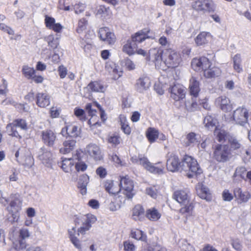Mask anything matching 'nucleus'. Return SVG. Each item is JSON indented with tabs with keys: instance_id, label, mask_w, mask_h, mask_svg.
Listing matches in <instances>:
<instances>
[{
	"instance_id": "1",
	"label": "nucleus",
	"mask_w": 251,
	"mask_h": 251,
	"mask_svg": "<svg viewBox=\"0 0 251 251\" xmlns=\"http://www.w3.org/2000/svg\"><path fill=\"white\" fill-rule=\"evenodd\" d=\"M150 56L156 68L162 70L168 68H176L182 62L180 53L172 49L164 50L161 49H152L150 51Z\"/></svg>"
},
{
	"instance_id": "2",
	"label": "nucleus",
	"mask_w": 251,
	"mask_h": 251,
	"mask_svg": "<svg viewBox=\"0 0 251 251\" xmlns=\"http://www.w3.org/2000/svg\"><path fill=\"white\" fill-rule=\"evenodd\" d=\"M167 169L172 172L179 169L186 173L189 178L198 176L202 174V170L199 166L197 161L191 156L186 155L182 161L179 162L177 156L171 154L167 161Z\"/></svg>"
},
{
	"instance_id": "3",
	"label": "nucleus",
	"mask_w": 251,
	"mask_h": 251,
	"mask_svg": "<svg viewBox=\"0 0 251 251\" xmlns=\"http://www.w3.org/2000/svg\"><path fill=\"white\" fill-rule=\"evenodd\" d=\"M173 198L181 205L180 213L183 214L191 215L194 209L192 202H190V194L187 189L177 190L174 192Z\"/></svg>"
},
{
	"instance_id": "4",
	"label": "nucleus",
	"mask_w": 251,
	"mask_h": 251,
	"mask_svg": "<svg viewBox=\"0 0 251 251\" xmlns=\"http://www.w3.org/2000/svg\"><path fill=\"white\" fill-rule=\"evenodd\" d=\"M120 195L115 196L121 202H125L126 199H131L135 194L133 182L128 176L120 177Z\"/></svg>"
},
{
	"instance_id": "5",
	"label": "nucleus",
	"mask_w": 251,
	"mask_h": 251,
	"mask_svg": "<svg viewBox=\"0 0 251 251\" xmlns=\"http://www.w3.org/2000/svg\"><path fill=\"white\" fill-rule=\"evenodd\" d=\"M97 220V217L92 214L75 216L74 218V222L75 226H79L77 229L78 236L79 234L84 235L86 232L91 227L92 225Z\"/></svg>"
},
{
	"instance_id": "6",
	"label": "nucleus",
	"mask_w": 251,
	"mask_h": 251,
	"mask_svg": "<svg viewBox=\"0 0 251 251\" xmlns=\"http://www.w3.org/2000/svg\"><path fill=\"white\" fill-rule=\"evenodd\" d=\"M130 160L133 163L141 165L144 169L151 173L158 174L163 173L164 167L163 166H157L152 164L143 155L139 154L137 156H132Z\"/></svg>"
},
{
	"instance_id": "7",
	"label": "nucleus",
	"mask_w": 251,
	"mask_h": 251,
	"mask_svg": "<svg viewBox=\"0 0 251 251\" xmlns=\"http://www.w3.org/2000/svg\"><path fill=\"white\" fill-rule=\"evenodd\" d=\"M231 157V150L227 145L219 144L214 151V159L219 162L227 161Z\"/></svg>"
},
{
	"instance_id": "8",
	"label": "nucleus",
	"mask_w": 251,
	"mask_h": 251,
	"mask_svg": "<svg viewBox=\"0 0 251 251\" xmlns=\"http://www.w3.org/2000/svg\"><path fill=\"white\" fill-rule=\"evenodd\" d=\"M248 119V110L244 107H239L233 111L232 117L226 121L228 122H234L236 124L244 126L247 123Z\"/></svg>"
},
{
	"instance_id": "9",
	"label": "nucleus",
	"mask_w": 251,
	"mask_h": 251,
	"mask_svg": "<svg viewBox=\"0 0 251 251\" xmlns=\"http://www.w3.org/2000/svg\"><path fill=\"white\" fill-rule=\"evenodd\" d=\"M17 160L23 165L30 168L34 164V159L28 151L25 148L20 149L15 153Z\"/></svg>"
},
{
	"instance_id": "10",
	"label": "nucleus",
	"mask_w": 251,
	"mask_h": 251,
	"mask_svg": "<svg viewBox=\"0 0 251 251\" xmlns=\"http://www.w3.org/2000/svg\"><path fill=\"white\" fill-rule=\"evenodd\" d=\"M192 7L197 11L203 12L213 11L215 9L212 0H197L193 2Z\"/></svg>"
},
{
	"instance_id": "11",
	"label": "nucleus",
	"mask_w": 251,
	"mask_h": 251,
	"mask_svg": "<svg viewBox=\"0 0 251 251\" xmlns=\"http://www.w3.org/2000/svg\"><path fill=\"white\" fill-rule=\"evenodd\" d=\"M37 157L47 167H51L52 154L47 149L41 148L37 152Z\"/></svg>"
},
{
	"instance_id": "12",
	"label": "nucleus",
	"mask_w": 251,
	"mask_h": 251,
	"mask_svg": "<svg viewBox=\"0 0 251 251\" xmlns=\"http://www.w3.org/2000/svg\"><path fill=\"white\" fill-rule=\"evenodd\" d=\"M30 233L27 229L22 228L19 231V237L21 239L18 240H16L13 242V248L16 251H20L26 248V242L24 240L29 237Z\"/></svg>"
},
{
	"instance_id": "13",
	"label": "nucleus",
	"mask_w": 251,
	"mask_h": 251,
	"mask_svg": "<svg viewBox=\"0 0 251 251\" xmlns=\"http://www.w3.org/2000/svg\"><path fill=\"white\" fill-rule=\"evenodd\" d=\"M99 37L100 39L109 45L113 44L116 41L114 34L111 32L107 27H101L99 29Z\"/></svg>"
},
{
	"instance_id": "14",
	"label": "nucleus",
	"mask_w": 251,
	"mask_h": 251,
	"mask_svg": "<svg viewBox=\"0 0 251 251\" xmlns=\"http://www.w3.org/2000/svg\"><path fill=\"white\" fill-rule=\"evenodd\" d=\"M171 97L174 100L177 101L183 99L185 96V90L184 87L179 84H175L170 88Z\"/></svg>"
},
{
	"instance_id": "15",
	"label": "nucleus",
	"mask_w": 251,
	"mask_h": 251,
	"mask_svg": "<svg viewBox=\"0 0 251 251\" xmlns=\"http://www.w3.org/2000/svg\"><path fill=\"white\" fill-rule=\"evenodd\" d=\"M98 106L100 107V106L97 103H87L86 105L85 109L87 111L89 115L91 117L90 119L88 121V124L91 126H100V124L98 122V117L96 115L97 112L96 109H94V106Z\"/></svg>"
},
{
	"instance_id": "16",
	"label": "nucleus",
	"mask_w": 251,
	"mask_h": 251,
	"mask_svg": "<svg viewBox=\"0 0 251 251\" xmlns=\"http://www.w3.org/2000/svg\"><path fill=\"white\" fill-rule=\"evenodd\" d=\"M41 139L47 146L53 147L56 139V135L52 130L47 129L42 131Z\"/></svg>"
},
{
	"instance_id": "17",
	"label": "nucleus",
	"mask_w": 251,
	"mask_h": 251,
	"mask_svg": "<svg viewBox=\"0 0 251 251\" xmlns=\"http://www.w3.org/2000/svg\"><path fill=\"white\" fill-rule=\"evenodd\" d=\"M151 84V82L149 77L143 76L139 77L136 80L135 88L138 92L144 93L150 88Z\"/></svg>"
},
{
	"instance_id": "18",
	"label": "nucleus",
	"mask_w": 251,
	"mask_h": 251,
	"mask_svg": "<svg viewBox=\"0 0 251 251\" xmlns=\"http://www.w3.org/2000/svg\"><path fill=\"white\" fill-rule=\"evenodd\" d=\"M85 151L95 160H100L102 158L100 148L96 144H90L87 145Z\"/></svg>"
},
{
	"instance_id": "19",
	"label": "nucleus",
	"mask_w": 251,
	"mask_h": 251,
	"mask_svg": "<svg viewBox=\"0 0 251 251\" xmlns=\"http://www.w3.org/2000/svg\"><path fill=\"white\" fill-rule=\"evenodd\" d=\"M193 69L196 71L202 70L209 66V61L205 57L194 58L191 62Z\"/></svg>"
},
{
	"instance_id": "20",
	"label": "nucleus",
	"mask_w": 251,
	"mask_h": 251,
	"mask_svg": "<svg viewBox=\"0 0 251 251\" xmlns=\"http://www.w3.org/2000/svg\"><path fill=\"white\" fill-rule=\"evenodd\" d=\"M45 23L47 27L57 33L60 32L63 28V26L60 23L55 22L54 18L48 15L45 16Z\"/></svg>"
},
{
	"instance_id": "21",
	"label": "nucleus",
	"mask_w": 251,
	"mask_h": 251,
	"mask_svg": "<svg viewBox=\"0 0 251 251\" xmlns=\"http://www.w3.org/2000/svg\"><path fill=\"white\" fill-rule=\"evenodd\" d=\"M216 101L220 108L224 112H229L233 109L232 104L230 100L226 96H223L218 97Z\"/></svg>"
},
{
	"instance_id": "22",
	"label": "nucleus",
	"mask_w": 251,
	"mask_h": 251,
	"mask_svg": "<svg viewBox=\"0 0 251 251\" xmlns=\"http://www.w3.org/2000/svg\"><path fill=\"white\" fill-rule=\"evenodd\" d=\"M104 187L107 192L110 194L113 195L114 196L120 195V185L119 184H114V181L111 180H107L104 182Z\"/></svg>"
},
{
	"instance_id": "23",
	"label": "nucleus",
	"mask_w": 251,
	"mask_h": 251,
	"mask_svg": "<svg viewBox=\"0 0 251 251\" xmlns=\"http://www.w3.org/2000/svg\"><path fill=\"white\" fill-rule=\"evenodd\" d=\"M234 194L238 203L247 202L251 198V195L248 192H242L240 188L234 189Z\"/></svg>"
},
{
	"instance_id": "24",
	"label": "nucleus",
	"mask_w": 251,
	"mask_h": 251,
	"mask_svg": "<svg viewBox=\"0 0 251 251\" xmlns=\"http://www.w3.org/2000/svg\"><path fill=\"white\" fill-rule=\"evenodd\" d=\"M196 189L198 195L201 199L206 201L211 199V194L208 188L204 186L202 183H199L196 186Z\"/></svg>"
},
{
	"instance_id": "25",
	"label": "nucleus",
	"mask_w": 251,
	"mask_h": 251,
	"mask_svg": "<svg viewBox=\"0 0 251 251\" xmlns=\"http://www.w3.org/2000/svg\"><path fill=\"white\" fill-rule=\"evenodd\" d=\"M36 99V103L40 107H46L50 103V97L47 93H38Z\"/></svg>"
},
{
	"instance_id": "26",
	"label": "nucleus",
	"mask_w": 251,
	"mask_h": 251,
	"mask_svg": "<svg viewBox=\"0 0 251 251\" xmlns=\"http://www.w3.org/2000/svg\"><path fill=\"white\" fill-rule=\"evenodd\" d=\"M189 90L191 96L195 98L199 96L200 91V83L195 77H192L190 79Z\"/></svg>"
},
{
	"instance_id": "27",
	"label": "nucleus",
	"mask_w": 251,
	"mask_h": 251,
	"mask_svg": "<svg viewBox=\"0 0 251 251\" xmlns=\"http://www.w3.org/2000/svg\"><path fill=\"white\" fill-rule=\"evenodd\" d=\"M69 238L71 243L78 250H81L82 249L81 241L76 236L75 227H73L68 231Z\"/></svg>"
},
{
	"instance_id": "28",
	"label": "nucleus",
	"mask_w": 251,
	"mask_h": 251,
	"mask_svg": "<svg viewBox=\"0 0 251 251\" xmlns=\"http://www.w3.org/2000/svg\"><path fill=\"white\" fill-rule=\"evenodd\" d=\"M146 216L148 219L151 221H157L161 217L160 211L155 207H151L147 210Z\"/></svg>"
},
{
	"instance_id": "29",
	"label": "nucleus",
	"mask_w": 251,
	"mask_h": 251,
	"mask_svg": "<svg viewBox=\"0 0 251 251\" xmlns=\"http://www.w3.org/2000/svg\"><path fill=\"white\" fill-rule=\"evenodd\" d=\"M204 75L207 78L215 77L219 76L221 74V71L218 67H211L209 63V66L205 68L203 70Z\"/></svg>"
},
{
	"instance_id": "30",
	"label": "nucleus",
	"mask_w": 251,
	"mask_h": 251,
	"mask_svg": "<svg viewBox=\"0 0 251 251\" xmlns=\"http://www.w3.org/2000/svg\"><path fill=\"white\" fill-rule=\"evenodd\" d=\"M211 39V35L208 32H201L195 38V42L198 46H202L207 44Z\"/></svg>"
},
{
	"instance_id": "31",
	"label": "nucleus",
	"mask_w": 251,
	"mask_h": 251,
	"mask_svg": "<svg viewBox=\"0 0 251 251\" xmlns=\"http://www.w3.org/2000/svg\"><path fill=\"white\" fill-rule=\"evenodd\" d=\"M89 181V178L87 175H83L80 176L78 182V187L80 189V193L84 195L87 193V186Z\"/></svg>"
},
{
	"instance_id": "32",
	"label": "nucleus",
	"mask_w": 251,
	"mask_h": 251,
	"mask_svg": "<svg viewBox=\"0 0 251 251\" xmlns=\"http://www.w3.org/2000/svg\"><path fill=\"white\" fill-rule=\"evenodd\" d=\"M105 69L108 72L111 78L114 80L118 79L122 75V72L118 71L114 65L112 66L110 64L106 63Z\"/></svg>"
},
{
	"instance_id": "33",
	"label": "nucleus",
	"mask_w": 251,
	"mask_h": 251,
	"mask_svg": "<svg viewBox=\"0 0 251 251\" xmlns=\"http://www.w3.org/2000/svg\"><path fill=\"white\" fill-rule=\"evenodd\" d=\"M200 136L194 132H190L186 135L185 145L186 146H194L200 141Z\"/></svg>"
},
{
	"instance_id": "34",
	"label": "nucleus",
	"mask_w": 251,
	"mask_h": 251,
	"mask_svg": "<svg viewBox=\"0 0 251 251\" xmlns=\"http://www.w3.org/2000/svg\"><path fill=\"white\" fill-rule=\"evenodd\" d=\"M76 142L74 140H66L63 143V147L60 149V152L63 154L69 153L75 146Z\"/></svg>"
},
{
	"instance_id": "35",
	"label": "nucleus",
	"mask_w": 251,
	"mask_h": 251,
	"mask_svg": "<svg viewBox=\"0 0 251 251\" xmlns=\"http://www.w3.org/2000/svg\"><path fill=\"white\" fill-rule=\"evenodd\" d=\"M136 43L131 40H128L123 48V51L127 54L128 55H132L136 53L137 48Z\"/></svg>"
},
{
	"instance_id": "36",
	"label": "nucleus",
	"mask_w": 251,
	"mask_h": 251,
	"mask_svg": "<svg viewBox=\"0 0 251 251\" xmlns=\"http://www.w3.org/2000/svg\"><path fill=\"white\" fill-rule=\"evenodd\" d=\"M67 133L72 137H76L80 134V128L77 126L70 124L65 127Z\"/></svg>"
},
{
	"instance_id": "37",
	"label": "nucleus",
	"mask_w": 251,
	"mask_h": 251,
	"mask_svg": "<svg viewBox=\"0 0 251 251\" xmlns=\"http://www.w3.org/2000/svg\"><path fill=\"white\" fill-rule=\"evenodd\" d=\"M144 214V209L139 204L135 205L132 209V217L135 220H140L143 218Z\"/></svg>"
},
{
	"instance_id": "38",
	"label": "nucleus",
	"mask_w": 251,
	"mask_h": 251,
	"mask_svg": "<svg viewBox=\"0 0 251 251\" xmlns=\"http://www.w3.org/2000/svg\"><path fill=\"white\" fill-rule=\"evenodd\" d=\"M214 135L216 137L217 140L220 142H224L226 140H228V137H230V135L224 129L218 128L217 126H216Z\"/></svg>"
},
{
	"instance_id": "39",
	"label": "nucleus",
	"mask_w": 251,
	"mask_h": 251,
	"mask_svg": "<svg viewBox=\"0 0 251 251\" xmlns=\"http://www.w3.org/2000/svg\"><path fill=\"white\" fill-rule=\"evenodd\" d=\"M75 162L72 158H63L62 161L61 168L66 173H69L72 171Z\"/></svg>"
},
{
	"instance_id": "40",
	"label": "nucleus",
	"mask_w": 251,
	"mask_h": 251,
	"mask_svg": "<svg viewBox=\"0 0 251 251\" xmlns=\"http://www.w3.org/2000/svg\"><path fill=\"white\" fill-rule=\"evenodd\" d=\"M88 87L92 91L100 93L104 92L106 87L100 81L91 82L89 84Z\"/></svg>"
},
{
	"instance_id": "41",
	"label": "nucleus",
	"mask_w": 251,
	"mask_h": 251,
	"mask_svg": "<svg viewBox=\"0 0 251 251\" xmlns=\"http://www.w3.org/2000/svg\"><path fill=\"white\" fill-rule=\"evenodd\" d=\"M21 205V201L18 198H15L11 201L9 205L7 207V210L8 212L19 211Z\"/></svg>"
},
{
	"instance_id": "42",
	"label": "nucleus",
	"mask_w": 251,
	"mask_h": 251,
	"mask_svg": "<svg viewBox=\"0 0 251 251\" xmlns=\"http://www.w3.org/2000/svg\"><path fill=\"white\" fill-rule=\"evenodd\" d=\"M146 135L150 142L153 143L158 138L159 132L156 129L150 127L148 128Z\"/></svg>"
},
{
	"instance_id": "43",
	"label": "nucleus",
	"mask_w": 251,
	"mask_h": 251,
	"mask_svg": "<svg viewBox=\"0 0 251 251\" xmlns=\"http://www.w3.org/2000/svg\"><path fill=\"white\" fill-rule=\"evenodd\" d=\"M131 236L133 238L142 241H145L147 239L146 234L138 229H132L131 231Z\"/></svg>"
},
{
	"instance_id": "44",
	"label": "nucleus",
	"mask_w": 251,
	"mask_h": 251,
	"mask_svg": "<svg viewBox=\"0 0 251 251\" xmlns=\"http://www.w3.org/2000/svg\"><path fill=\"white\" fill-rule=\"evenodd\" d=\"M96 14L105 18L111 15V12L109 7H106L104 5H100L97 7Z\"/></svg>"
},
{
	"instance_id": "45",
	"label": "nucleus",
	"mask_w": 251,
	"mask_h": 251,
	"mask_svg": "<svg viewBox=\"0 0 251 251\" xmlns=\"http://www.w3.org/2000/svg\"><path fill=\"white\" fill-rule=\"evenodd\" d=\"M233 68L234 70L237 73H240L243 71L241 63L242 61L241 56L240 54H236L233 57Z\"/></svg>"
},
{
	"instance_id": "46",
	"label": "nucleus",
	"mask_w": 251,
	"mask_h": 251,
	"mask_svg": "<svg viewBox=\"0 0 251 251\" xmlns=\"http://www.w3.org/2000/svg\"><path fill=\"white\" fill-rule=\"evenodd\" d=\"M217 120L210 115L205 117L203 120V124L208 129H211L216 126Z\"/></svg>"
},
{
	"instance_id": "47",
	"label": "nucleus",
	"mask_w": 251,
	"mask_h": 251,
	"mask_svg": "<svg viewBox=\"0 0 251 251\" xmlns=\"http://www.w3.org/2000/svg\"><path fill=\"white\" fill-rule=\"evenodd\" d=\"M17 128L16 126L14 125V123L12 122L7 125L6 131L10 136L21 138L20 133L17 130Z\"/></svg>"
},
{
	"instance_id": "48",
	"label": "nucleus",
	"mask_w": 251,
	"mask_h": 251,
	"mask_svg": "<svg viewBox=\"0 0 251 251\" xmlns=\"http://www.w3.org/2000/svg\"><path fill=\"white\" fill-rule=\"evenodd\" d=\"M46 39L48 43L49 46L53 49L57 48L59 45L58 38H54L53 35H50L47 36Z\"/></svg>"
},
{
	"instance_id": "49",
	"label": "nucleus",
	"mask_w": 251,
	"mask_h": 251,
	"mask_svg": "<svg viewBox=\"0 0 251 251\" xmlns=\"http://www.w3.org/2000/svg\"><path fill=\"white\" fill-rule=\"evenodd\" d=\"M14 125H15L18 128H20L21 130H26L28 129V125L25 119H15L12 122Z\"/></svg>"
},
{
	"instance_id": "50",
	"label": "nucleus",
	"mask_w": 251,
	"mask_h": 251,
	"mask_svg": "<svg viewBox=\"0 0 251 251\" xmlns=\"http://www.w3.org/2000/svg\"><path fill=\"white\" fill-rule=\"evenodd\" d=\"M228 142L230 144V150H235L239 149L241 147L240 142L234 137L230 136L228 137Z\"/></svg>"
},
{
	"instance_id": "51",
	"label": "nucleus",
	"mask_w": 251,
	"mask_h": 251,
	"mask_svg": "<svg viewBox=\"0 0 251 251\" xmlns=\"http://www.w3.org/2000/svg\"><path fill=\"white\" fill-rule=\"evenodd\" d=\"M22 72L25 77L31 79L35 73V70L33 68L25 65L23 67Z\"/></svg>"
},
{
	"instance_id": "52",
	"label": "nucleus",
	"mask_w": 251,
	"mask_h": 251,
	"mask_svg": "<svg viewBox=\"0 0 251 251\" xmlns=\"http://www.w3.org/2000/svg\"><path fill=\"white\" fill-rule=\"evenodd\" d=\"M107 141L113 147H116L120 143L121 139L118 135L113 134L108 136Z\"/></svg>"
},
{
	"instance_id": "53",
	"label": "nucleus",
	"mask_w": 251,
	"mask_h": 251,
	"mask_svg": "<svg viewBox=\"0 0 251 251\" xmlns=\"http://www.w3.org/2000/svg\"><path fill=\"white\" fill-rule=\"evenodd\" d=\"M147 37L146 34L142 31H139L135 33V34L132 37L131 41L135 43H141L144 41Z\"/></svg>"
},
{
	"instance_id": "54",
	"label": "nucleus",
	"mask_w": 251,
	"mask_h": 251,
	"mask_svg": "<svg viewBox=\"0 0 251 251\" xmlns=\"http://www.w3.org/2000/svg\"><path fill=\"white\" fill-rule=\"evenodd\" d=\"M246 168L244 167H239L236 168L234 174V176H238L246 180Z\"/></svg>"
},
{
	"instance_id": "55",
	"label": "nucleus",
	"mask_w": 251,
	"mask_h": 251,
	"mask_svg": "<svg viewBox=\"0 0 251 251\" xmlns=\"http://www.w3.org/2000/svg\"><path fill=\"white\" fill-rule=\"evenodd\" d=\"M146 193L151 197L155 199L157 196L158 189L155 186H150L146 188Z\"/></svg>"
},
{
	"instance_id": "56",
	"label": "nucleus",
	"mask_w": 251,
	"mask_h": 251,
	"mask_svg": "<svg viewBox=\"0 0 251 251\" xmlns=\"http://www.w3.org/2000/svg\"><path fill=\"white\" fill-rule=\"evenodd\" d=\"M180 248L183 251H195V248L185 240L181 242Z\"/></svg>"
},
{
	"instance_id": "57",
	"label": "nucleus",
	"mask_w": 251,
	"mask_h": 251,
	"mask_svg": "<svg viewBox=\"0 0 251 251\" xmlns=\"http://www.w3.org/2000/svg\"><path fill=\"white\" fill-rule=\"evenodd\" d=\"M113 199L117 201V204H115L114 201L111 200L110 203L109 205V208L111 211H116L122 204L125 203V202H121L120 201V199L119 198L116 199L114 196Z\"/></svg>"
},
{
	"instance_id": "58",
	"label": "nucleus",
	"mask_w": 251,
	"mask_h": 251,
	"mask_svg": "<svg viewBox=\"0 0 251 251\" xmlns=\"http://www.w3.org/2000/svg\"><path fill=\"white\" fill-rule=\"evenodd\" d=\"M74 114L80 120L85 121L86 119L84 111L82 109L77 107L75 108L74 109Z\"/></svg>"
},
{
	"instance_id": "59",
	"label": "nucleus",
	"mask_w": 251,
	"mask_h": 251,
	"mask_svg": "<svg viewBox=\"0 0 251 251\" xmlns=\"http://www.w3.org/2000/svg\"><path fill=\"white\" fill-rule=\"evenodd\" d=\"M87 23V22L85 19H82L79 21L78 27L76 29V31L78 33H81L86 29Z\"/></svg>"
},
{
	"instance_id": "60",
	"label": "nucleus",
	"mask_w": 251,
	"mask_h": 251,
	"mask_svg": "<svg viewBox=\"0 0 251 251\" xmlns=\"http://www.w3.org/2000/svg\"><path fill=\"white\" fill-rule=\"evenodd\" d=\"M231 245L232 248L237 251H241L242 246L241 242L238 239H232Z\"/></svg>"
},
{
	"instance_id": "61",
	"label": "nucleus",
	"mask_w": 251,
	"mask_h": 251,
	"mask_svg": "<svg viewBox=\"0 0 251 251\" xmlns=\"http://www.w3.org/2000/svg\"><path fill=\"white\" fill-rule=\"evenodd\" d=\"M73 8L75 14H78L83 12L85 8L84 4L79 2L73 5Z\"/></svg>"
},
{
	"instance_id": "62",
	"label": "nucleus",
	"mask_w": 251,
	"mask_h": 251,
	"mask_svg": "<svg viewBox=\"0 0 251 251\" xmlns=\"http://www.w3.org/2000/svg\"><path fill=\"white\" fill-rule=\"evenodd\" d=\"M124 64L126 68L129 71L135 69L136 65L134 63L128 58L124 60Z\"/></svg>"
},
{
	"instance_id": "63",
	"label": "nucleus",
	"mask_w": 251,
	"mask_h": 251,
	"mask_svg": "<svg viewBox=\"0 0 251 251\" xmlns=\"http://www.w3.org/2000/svg\"><path fill=\"white\" fill-rule=\"evenodd\" d=\"M0 29L6 32L9 35H13L14 34V31L13 29L3 23L0 24Z\"/></svg>"
},
{
	"instance_id": "64",
	"label": "nucleus",
	"mask_w": 251,
	"mask_h": 251,
	"mask_svg": "<svg viewBox=\"0 0 251 251\" xmlns=\"http://www.w3.org/2000/svg\"><path fill=\"white\" fill-rule=\"evenodd\" d=\"M124 246L125 251H134L135 250L134 244L128 241L124 242Z\"/></svg>"
}]
</instances>
